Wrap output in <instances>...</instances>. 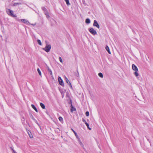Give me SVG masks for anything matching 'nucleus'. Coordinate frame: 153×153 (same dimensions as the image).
<instances>
[{
	"label": "nucleus",
	"instance_id": "24",
	"mask_svg": "<svg viewBox=\"0 0 153 153\" xmlns=\"http://www.w3.org/2000/svg\"><path fill=\"white\" fill-rule=\"evenodd\" d=\"M48 71L49 72L51 75V76H53V74H52V71L51 70H49Z\"/></svg>",
	"mask_w": 153,
	"mask_h": 153
},
{
	"label": "nucleus",
	"instance_id": "2",
	"mask_svg": "<svg viewBox=\"0 0 153 153\" xmlns=\"http://www.w3.org/2000/svg\"><path fill=\"white\" fill-rule=\"evenodd\" d=\"M6 12L7 14L9 16L13 17H16L17 16L13 14V11L12 10L9 9H6Z\"/></svg>",
	"mask_w": 153,
	"mask_h": 153
},
{
	"label": "nucleus",
	"instance_id": "31",
	"mask_svg": "<svg viewBox=\"0 0 153 153\" xmlns=\"http://www.w3.org/2000/svg\"><path fill=\"white\" fill-rule=\"evenodd\" d=\"M47 69H48V71L49 70H51L50 68H49V67L47 66Z\"/></svg>",
	"mask_w": 153,
	"mask_h": 153
},
{
	"label": "nucleus",
	"instance_id": "26",
	"mask_svg": "<svg viewBox=\"0 0 153 153\" xmlns=\"http://www.w3.org/2000/svg\"><path fill=\"white\" fill-rule=\"evenodd\" d=\"M59 61H60V62L61 63H62V60L61 58L60 57H59Z\"/></svg>",
	"mask_w": 153,
	"mask_h": 153
},
{
	"label": "nucleus",
	"instance_id": "1",
	"mask_svg": "<svg viewBox=\"0 0 153 153\" xmlns=\"http://www.w3.org/2000/svg\"><path fill=\"white\" fill-rule=\"evenodd\" d=\"M132 69L135 71L134 74L135 76L137 77V79H138L139 77H137L139 76V74L138 73V69L137 67L134 64H133L132 65Z\"/></svg>",
	"mask_w": 153,
	"mask_h": 153
},
{
	"label": "nucleus",
	"instance_id": "3",
	"mask_svg": "<svg viewBox=\"0 0 153 153\" xmlns=\"http://www.w3.org/2000/svg\"><path fill=\"white\" fill-rule=\"evenodd\" d=\"M51 48V46L50 45H48L46 43L45 48H42V49L45 51L47 52H49Z\"/></svg>",
	"mask_w": 153,
	"mask_h": 153
},
{
	"label": "nucleus",
	"instance_id": "28",
	"mask_svg": "<svg viewBox=\"0 0 153 153\" xmlns=\"http://www.w3.org/2000/svg\"><path fill=\"white\" fill-rule=\"evenodd\" d=\"M21 4L20 3H16L14 4V5H20Z\"/></svg>",
	"mask_w": 153,
	"mask_h": 153
},
{
	"label": "nucleus",
	"instance_id": "29",
	"mask_svg": "<svg viewBox=\"0 0 153 153\" xmlns=\"http://www.w3.org/2000/svg\"><path fill=\"white\" fill-rule=\"evenodd\" d=\"M45 15L46 16V17H47V15L48 14V13L47 12H45Z\"/></svg>",
	"mask_w": 153,
	"mask_h": 153
},
{
	"label": "nucleus",
	"instance_id": "14",
	"mask_svg": "<svg viewBox=\"0 0 153 153\" xmlns=\"http://www.w3.org/2000/svg\"><path fill=\"white\" fill-rule=\"evenodd\" d=\"M71 112H72L74 111H75L76 110V108H75L72 105H71Z\"/></svg>",
	"mask_w": 153,
	"mask_h": 153
},
{
	"label": "nucleus",
	"instance_id": "11",
	"mask_svg": "<svg viewBox=\"0 0 153 153\" xmlns=\"http://www.w3.org/2000/svg\"><path fill=\"white\" fill-rule=\"evenodd\" d=\"M78 141L79 142V143L80 145L82 147H84V145L82 143V142L81 141V140H80V139H79L78 140Z\"/></svg>",
	"mask_w": 153,
	"mask_h": 153
},
{
	"label": "nucleus",
	"instance_id": "10",
	"mask_svg": "<svg viewBox=\"0 0 153 153\" xmlns=\"http://www.w3.org/2000/svg\"><path fill=\"white\" fill-rule=\"evenodd\" d=\"M32 107L37 112H38V110L35 107V105L33 104H32L31 105Z\"/></svg>",
	"mask_w": 153,
	"mask_h": 153
},
{
	"label": "nucleus",
	"instance_id": "8",
	"mask_svg": "<svg viewBox=\"0 0 153 153\" xmlns=\"http://www.w3.org/2000/svg\"><path fill=\"white\" fill-rule=\"evenodd\" d=\"M65 79H66V82L68 83V84L69 85L71 88L72 89V85H71V84L70 83V82L68 80V79L67 78H65Z\"/></svg>",
	"mask_w": 153,
	"mask_h": 153
},
{
	"label": "nucleus",
	"instance_id": "5",
	"mask_svg": "<svg viewBox=\"0 0 153 153\" xmlns=\"http://www.w3.org/2000/svg\"><path fill=\"white\" fill-rule=\"evenodd\" d=\"M89 31L92 34L95 35L97 34V32L95 30H94L93 28H90L89 29Z\"/></svg>",
	"mask_w": 153,
	"mask_h": 153
},
{
	"label": "nucleus",
	"instance_id": "16",
	"mask_svg": "<svg viewBox=\"0 0 153 153\" xmlns=\"http://www.w3.org/2000/svg\"><path fill=\"white\" fill-rule=\"evenodd\" d=\"M32 119L34 120L36 123L39 126V125L38 123L37 122V120L35 119L33 117V116H32Z\"/></svg>",
	"mask_w": 153,
	"mask_h": 153
},
{
	"label": "nucleus",
	"instance_id": "12",
	"mask_svg": "<svg viewBox=\"0 0 153 153\" xmlns=\"http://www.w3.org/2000/svg\"><path fill=\"white\" fill-rule=\"evenodd\" d=\"M40 106L43 109H44L45 108V105L43 103H42V102H40Z\"/></svg>",
	"mask_w": 153,
	"mask_h": 153
},
{
	"label": "nucleus",
	"instance_id": "4",
	"mask_svg": "<svg viewBox=\"0 0 153 153\" xmlns=\"http://www.w3.org/2000/svg\"><path fill=\"white\" fill-rule=\"evenodd\" d=\"M16 20L19 22L20 21H21V22L23 23H25L27 25H30V23L29 22L26 20V19H21V20H20L19 19H18L17 18H16Z\"/></svg>",
	"mask_w": 153,
	"mask_h": 153
},
{
	"label": "nucleus",
	"instance_id": "33",
	"mask_svg": "<svg viewBox=\"0 0 153 153\" xmlns=\"http://www.w3.org/2000/svg\"><path fill=\"white\" fill-rule=\"evenodd\" d=\"M12 150H13V152L14 153H15V152H16L15 151H14L13 149H12Z\"/></svg>",
	"mask_w": 153,
	"mask_h": 153
},
{
	"label": "nucleus",
	"instance_id": "6",
	"mask_svg": "<svg viewBox=\"0 0 153 153\" xmlns=\"http://www.w3.org/2000/svg\"><path fill=\"white\" fill-rule=\"evenodd\" d=\"M58 80L60 85H61V86H64V83L63 82V80L61 79V77H58Z\"/></svg>",
	"mask_w": 153,
	"mask_h": 153
},
{
	"label": "nucleus",
	"instance_id": "37",
	"mask_svg": "<svg viewBox=\"0 0 153 153\" xmlns=\"http://www.w3.org/2000/svg\"><path fill=\"white\" fill-rule=\"evenodd\" d=\"M15 153H16V152H15Z\"/></svg>",
	"mask_w": 153,
	"mask_h": 153
},
{
	"label": "nucleus",
	"instance_id": "34",
	"mask_svg": "<svg viewBox=\"0 0 153 153\" xmlns=\"http://www.w3.org/2000/svg\"><path fill=\"white\" fill-rule=\"evenodd\" d=\"M49 17V15H47V18H48V17Z\"/></svg>",
	"mask_w": 153,
	"mask_h": 153
},
{
	"label": "nucleus",
	"instance_id": "18",
	"mask_svg": "<svg viewBox=\"0 0 153 153\" xmlns=\"http://www.w3.org/2000/svg\"><path fill=\"white\" fill-rule=\"evenodd\" d=\"M98 75L99 76L101 77V78H102L103 77V74H102V73H100L98 74Z\"/></svg>",
	"mask_w": 153,
	"mask_h": 153
},
{
	"label": "nucleus",
	"instance_id": "21",
	"mask_svg": "<svg viewBox=\"0 0 153 153\" xmlns=\"http://www.w3.org/2000/svg\"><path fill=\"white\" fill-rule=\"evenodd\" d=\"M37 71H38V73H39L40 76H41L42 75L41 72L40 70H39V68L37 69Z\"/></svg>",
	"mask_w": 153,
	"mask_h": 153
},
{
	"label": "nucleus",
	"instance_id": "30",
	"mask_svg": "<svg viewBox=\"0 0 153 153\" xmlns=\"http://www.w3.org/2000/svg\"><path fill=\"white\" fill-rule=\"evenodd\" d=\"M82 121H83V122H84V123H85H85H87L86 122V121H85V120H84V119H83V120H82Z\"/></svg>",
	"mask_w": 153,
	"mask_h": 153
},
{
	"label": "nucleus",
	"instance_id": "20",
	"mask_svg": "<svg viewBox=\"0 0 153 153\" xmlns=\"http://www.w3.org/2000/svg\"><path fill=\"white\" fill-rule=\"evenodd\" d=\"M37 42L39 44V45H42V43L41 41L39 39H38L37 40Z\"/></svg>",
	"mask_w": 153,
	"mask_h": 153
},
{
	"label": "nucleus",
	"instance_id": "19",
	"mask_svg": "<svg viewBox=\"0 0 153 153\" xmlns=\"http://www.w3.org/2000/svg\"><path fill=\"white\" fill-rule=\"evenodd\" d=\"M28 134L29 135V136L31 138H33V135H32L31 134V133L30 132V133L29 132H28Z\"/></svg>",
	"mask_w": 153,
	"mask_h": 153
},
{
	"label": "nucleus",
	"instance_id": "13",
	"mask_svg": "<svg viewBox=\"0 0 153 153\" xmlns=\"http://www.w3.org/2000/svg\"><path fill=\"white\" fill-rule=\"evenodd\" d=\"M91 21L89 19H87L85 20V22L87 24H89L90 23Z\"/></svg>",
	"mask_w": 153,
	"mask_h": 153
},
{
	"label": "nucleus",
	"instance_id": "23",
	"mask_svg": "<svg viewBox=\"0 0 153 153\" xmlns=\"http://www.w3.org/2000/svg\"><path fill=\"white\" fill-rule=\"evenodd\" d=\"M85 124L87 126V127L88 128L89 130H91V128H89V124L87 123H86Z\"/></svg>",
	"mask_w": 153,
	"mask_h": 153
},
{
	"label": "nucleus",
	"instance_id": "27",
	"mask_svg": "<svg viewBox=\"0 0 153 153\" xmlns=\"http://www.w3.org/2000/svg\"><path fill=\"white\" fill-rule=\"evenodd\" d=\"M42 9L44 11H45L46 10V9L44 7H42Z\"/></svg>",
	"mask_w": 153,
	"mask_h": 153
},
{
	"label": "nucleus",
	"instance_id": "9",
	"mask_svg": "<svg viewBox=\"0 0 153 153\" xmlns=\"http://www.w3.org/2000/svg\"><path fill=\"white\" fill-rule=\"evenodd\" d=\"M105 49L109 54H111V52L110 51L109 47L108 46H106Z\"/></svg>",
	"mask_w": 153,
	"mask_h": 153
},
{
	"label": "nucleus",
	"instance_id": "15",
	"mask_svg": "<svg viewBox=\"0 0 153 153\" xmlns=\"http://www.w3.org/2000/svg\"><path fill=\"white\" fill-rule=\"evenodd\" d=\"M71 130H72V131L74 133V134L75 136H76V137H78V135L77 134V133H76V132L72 128H71Z\"/></svg>",
	"mask_w": 153,
	"mask_h": 153
},
{
	"label": "nucleus",
	"instance_id": "22",
	"mask_svg": "<svg viewBox=\"0 0 153 153\" xmlns=\"http://www.w3.org/2000/svg\"><path fill=\"white\" fill-rule=\"evenodd\" d=\"M59 120L61 122H62L63 120V118L61 117H59Z\"/></svg>",
	"mask_w": 153,
	"mask_h": 153
},
{
	"label": "nucleus",
	"instance_id": "32",
	"mask_svg": "<svg viewBox=\"0 0 153 153\" xmlns=\"http://www.w3.org/2000/svg\"><path fill=\"white\" fill-rule=\"evenodd\" d=\"M77 71V72H78V74L77 75V76L78 77L79 76V72H78V71Z\"/></svg>",
	"mask_w": 153,
	"mask_h": 153
},
{
	"label": "nucleus",
	"instance_id": "35",
	"mask_svg": "<svg viewBox=\"0 0 153 153\" xmlns=\"http://www.w3.org/2000/svg\"><path fill=\"white\" fill-rule=\"evenodd\" d=\"M31 25H33V26H34L36 25L35 24H32Z\"/></svg>",
	"mask_w": 153,
	"mask_h": 153
},
{
	"label": "nucleus",
	"instance_id": "25",
	"mask_svg": "<svg viewBox=\"0 0 153 153\" xmlns=\"http://www.w3.org/2000/svg\"><path fill=\"white\" fill-rule=\"evenodd\" d=\"M85 115L87 116H89V112L88 111H87L85 113Z\"/></svg>",
	"mask_w": 153,
	"mask_h": 153
},
{
	"label": "nucleus",
	"instance_id": "7",
	"mask_svg": "<svg viewBox=\"0 0 153 153\" xmlns=\"http://www.w3.org/2000/svg\"><path fill=\"white\" fill-rule=\"evenodd\" d=\"M93 26L96 27L98 28H100V25L97 23V21L96 20H94V21Z\"/></svg>",
	"mask_w": 153,
	"mask_h": 153
},
{
	"label": "nucleus",
	"instance_id": "17",
	"mask_svg": "<svg viewBox=\"0 0 153 153\" xmlns=\"http://www.w3.org/2000/svg\"><path fill=\"white\" fill-rule=\"evenodd\" d=\"M66 2V4L67 5H69L70 4V3L69 2L68 0H64Z\"/></svg>",
	"mask_w": 153,
	"mask_h": 153
},
{
	"label": "nucleus",
	"instance_id": "36",
	"mask_svg": "<svg viewBox=\"0 0 153 153\" xmlns=\"http://www.w3.org/2000/svg\"><path fill=\"white\" fill-rule=\"evenodd\" d=\"M63 97H64V95H62V98H63Z\"/></svg>",
	"mask_w": 153,
	"mask_h": 153
}]
</instances>
